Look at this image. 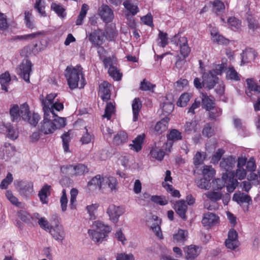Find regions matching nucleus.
<instances>
[{
	"label": "nucleus",
	"instance_id": "obj_26",
	"mask_svg": "<svg viewBox=\"0 0 260 260\" xmlns=\"http://www.w3.org/2000/svg\"><path fill=\"white\" fill-rule=\"evenodd\" d=\"M211 39L214 43L219 45H228L229 43V40L224 38L223 36L220 35L215 30L211 31Z\"/></svg>",
	"mask_w": 260,
	"mask_h": 260
},
{
	"label": "nucleus",
	"instance_id": "obj_39",
	"mask_svg": "<svg viewBox=\"0 0 260 260\" xmlns=\"http://www.w3.org/2000/svg\"><path fill=\"white\" fill-rule=\"evenodd\" d=\"M225 9V6L221 1L216 0L212 3V11L217 15L221 14Z\"/></svg>",
	"mask_w": 260,
	"mask_h": 260
},
{
	"label": "nucleus",
	"instance_id": "obj_45",
	"mask_svg": "<svg viewBox=\"0 0 260 260\" xmlns=\"http://www.w3.org/2000/svg\"><path fill=\"white\" fill-rule=\"evenodd\" d=\"M102 182L103 177H101L100 175H98L92 178L91 180L88 182V186L90 187L93 185L95 186V188H98L101 189Z\"/></svg>",
	"mask_w": 260,
	"mask_h": 260
},
{
	"label": "nucleus",
	"instance_id": "obj_20",
	"mask_svg": "<svg viewBox=\"0 0 260 260\" xmlns=\"http://www.w3.org/2000/svg\"><path fill=\"white\" fill-rule=\"evenodd\" d=\"M256 56V54L254 49L252 48L246 49L241 54L242 60L240 65L242 66L246 63L251 62L255 59Z\"/></svg>",
	"mask_w": 260,
	"mask_h": 260
},
{
	"label": "nucleus",
	"instance_id": "obj_4",
	"mask_svg": "<svg viewBox=\"0 0 260 260\" xmlns=\"http://www.w3.org/2000/svg\"><path fill=\"white\" fill-rule=\"evenodd\" d=\"M223 64L214 66L213 70L203 74V85L208 89H212L216 84L218 83V78L217 75H221L225 69Z\"/></svg>",
	"mask_w": 260,
	"mask_h": 260
},
{
	"label": "nucleus",
	"instance_id": "obj_64",
	"mask_svg": "<svg viewBox=\"0 0 260 260\" xmlns=\"http://www.w3.org/2000/svg\"><path fill=\"white\" fill-rule=\"evenodd\" d=\"M197 129V123L196 121L187 122L185 125V131L188 133L196 132Z\"/></svg>",
	"mask_w": 260,
	"mask_h": 260
},
{
	"label": "nucleus",
	"instance_id": "obj_38",
	"mask_svg": "<svg viewBox=\"0 0 260 260\" xmlns=\"http://www.w3.org/2000/svg\"><path fill=\"white\" fill-rule=\"evenodd\" d=\"M211 202H216L221 199L223 194L221 191H208L204 194Z\"/></svg>",
	"mask_w": 260,
	"mask_h": 260
},
{
	"label": "nucleus",
	"instance_id": "obj_52",
	"mask_svg": "<svg viewBox=\"0 0 260 260\" xmlns=\"http://www.w3.org/2000/svg\"><path fill=\"white\" fill-rule=\"evenodd\" d=\"M246 171L244 168H237L236 172H232V173L230 175H231L232 177H233L234 178L236 177L239 180H243L246 177Z\"/></svg>",
	"mask_w": 260,
	"mask_h": 260
},
{
	"label": "nucleus",
	"instance_id": "obj_31",
	"mask_svg": "<svg viewBox=\"0 0 260 260\" xmlns=\"http://www.w3.org/2000/svg\"><path fill=\"white\" fill-rule=\"evenodd\" d=\"M142 107V103L139 98H135L132 103V109L133 113V121H136L138 119L139 112Z\"/></svg>",
	"mask_w": 260,
	"mask_h": 260
},
{
	"label": "nucleus",
	"instance_id": "obj_30",
	"mask_svg": "<svg viewBox=\"0 0 260 260\" xmlns=\"http://www.w3.org/2000/svg\"><path fill=\"white\" fill-rule=\"evenodd\" d=\"M82 136L80 139V142L82 144H87L91 142L94 139L91 131L87 127H85L82 131Z\"/></svg>",
	"mask_w": 260,
	"mask_h": 260
},
{
	"label": "nucleus",
	"instance_id": "obj_15",
	"mask_svg": "<svg viewBox=\"0 0 260 260\" xmlns=\"http://www.w3.org/2000/svg\"><path fill=\"white\" fill-rule=\"evenodd\" d=\"M99 14L101 19L106 23L112 21L114 18L113 11L106 5H103L99 8Z\"/></svg>",
	"mask_w": 260,
	"mask_h": 260
},
{
	"label": "nucleus",
	"instance_id": "obj_41",
	"mask_svg": "<svg viewBox=\"0 0 260 260\" xmlns=\"http://www.w3.org/2000/svg\"><path fill=\"white\" fill-rule=\"evenodd\" d=\"M88 10V6L86 4H83L81 7L80 14L78 15V18L76 21V24L77 25H80L82 24L83 21L87 14Z\"/></svg>",
	"mask_w": 260,
	"mask_h": 260
},
{
	"label": "nucleus",
	"instance_id": "obj_57",
	"mask_svg": "<svg viewBox=\"0 0 260 260\" xmlns=\"http://www.w3.org/2000/svg\"><path fill=\"white\" fill-rule=\"evenodd\" d=\"M163 186L166 188L167 191L169 192L172 197L179 198L180 194L179 190L175 189L172 185L166 183H162Z\"/></svg>",
	"mask_w": 260,
	"mask_h": 260
},
{
	"label": "nucleus",
	"instance_id": "obj_50",
	"mask_svg": "<svg viewBox=\"0 0 260 260\" xmlns=\"http://www.w3.org/2000/svg\"><path fill=\"white\" fill-rule=\"evenodd\" d=\"M155 85L151 83L146 79H144L140 83V89L143 91H154Z\"/></svg>",
	"mask_w": 260,
	"mask_h": 260
},
{
	"label": "nucleus",
	"instance_id": "obj_16",
	"mask_svg": "<svg viewBox=\"0 0 260 260\" xmlns=\"http://www.w3.org/2000/svg\"><path fill=\"white\" fill-rule=\"evenodd\" d=\"M219 217L215 214L207 212L204 215L202 223L204 226L208 228L216 225L219 222Z\"/></svg>",
	"mask_w": 260,
	"mask_h": 260
},
{
	"label": "nucleus",
	"instance_id": "obj_42",
	"mask_svg": "<svg viewBox=\"0 0 260 260\" xmlns=\"http://www.w3.org/2000/svg\"><path fill=\"white\" fill-rule=\"evenodd\" d=\"M165 154V153L162 150L156 146L153 147L150 151V154L151 156L159 161L163 159Z\"/></svg>",
	"mask_w": 260,
	"mask_h": 260
},
{
	"label": "nucleus",
	"instance_id": "obj_22",
	"mask_svg": "<svg viewBox=\"0 0 260 260\" xmlns=\"http://www.w3.org/2000/svg\"><path fill=\"white\" fill-rule=\"evenodd\" d=\"M111 85L106 81H104L99 86V93L103 101H108L110 98Z\"/></svg>",
	"mask_w": 260,
	"mask_h": 260
},
{
	"label": "nucleus",
	"instance_id": "obj_43",
	"mask_svg": "<svg viewBox=\"0 0 260 260\" xmlns=\"http://www.w3.org/2000/svg\"><path fill=\"white\" fill-rule=\"evenodd\" d=\"M210 179L207 178L206 177H204L203 178H200L199 179H197L196 180V182L198 187L201 189H204L206 190L209 189L210 187Z\"/></svg>",
	"mask_w": 260,
	"mask_h": 260
},
{
	"label": "nucleus",
	"instance_id": "obj_37",
	"mask_svg": "<svg viewBox=\"0 0 260 260\" xmlns=\"http://www.w3.org/2000/svg\"><path fill=\"white\" fill-rule=\"evenodd\" d=\"M226 78L235 81L240 80L241 75L236 71L234 67H229L226 72Z\"/></svg>",
	"mask_w": 260,
	"mask_h": 260
},
{
	"label": "nucleus",
	"instance_id": "obj_28",
	"mask_svg": "<svg viewBox=\"0 0 260 260\" xmlns=\"http://www.w3.org/2000/svg\"><path fill=\"white\" fill-rule=\"evenodd\" d=\"M233 200L239 204L244 203H247L248 204L252 203V200L250 197L244 193H235L233 197Z\"/></svg>",
	"mask_w": 260,
	"mask_h": 260
},
{
	"label": "nucleus",
	"instance_id": "obj_32",
	"mask_svg": "<svg viewBox=\"0 0 260 260\" xmlns=\"http://www.w3.org/2000/svg\"><path fill=\"white\" fill-rule=\"evenodd\" d=\"M225 185L226 190L229 192H232L238 186L239 182L236 178L228 175V178L226 179Z\"/></svg>",
	"mask_w": 260,
	"mask_h": 260
},
{
	"label": "nucleus",
	"instance_id": "obj_29",
	"mask_svg": "<svg viewBox=\"0 0 260 260\" xmlns=\"http://www.w3.org/2000/svg\"><path fill=\"white\" fill-rule=\"evenodd\" d=\"M228 178L227 174H223L221 178H216L212 182V188L214 190L221 189L225 186L226 179Z\"/></svg>",
	"mask_w": 260,
	"mask_h": 260
},
{
	"label": "nucleus",
	"instance_id": "obj_14",
	"mask_svg": "<svg viewBox=\"0 0 260 260\" xmlns=\"http://www.w3.org/2000/svg\"><path fill=\"white\" fill-rule=\"evenodd\" d=\"M238 236V233L234 229H231L229 231L228 239L225 241V246L228 249L235 250L239 246Z\"/></svg>",
	"mask_w": 260,
	"mask_h": 260
},
{
	"label": "nucleus",
	"instance_id": "obj_7",
	"mask_svg": "<svg viewBox=\"0 0 260 260\" xmlns=\"http://www.w3.org/2000/svg\"><path fill=\"white\" fill-rule=\"evenodd\" d=\"M171 42L180 48V52L184 57H187L190 52V48L188 45V40L185 37H181L179 34L175 35L171 39Z\"/></svg>",
	"mask_w": 260,
	"mask_h": 260
},
{
	"label": "nucleus",
	"instance_id": "obj_40",
	"mask_svg": "<svg viewBox=\"0 0 260 260\" xmlns=\"http://www.w3.org/2000/svg\"><path fill=\"white\" fill-rule=\"evenodd\" d=\"M11 81V77L8 72H5L0 75V84L2 89L6 92L8 91L7 86Z\"/></svg>",
	"mask_w": 260,
	"mask_h": 260
},
{
	"label": "nucleus",
	"instance_id": "obj_54",
	"mask_svg": "<svg viewBox=\"0 0 260 260\" xmlns=\"http://www.w3.org/2000/svg\"><path fill=\"white\" fill-rule=\"evenodd\" d=\"M246 83L249 89L257 93H260V86L251 78L246 79Z\"/></svg>",
	"mask_w": 260,
	"mask_h": 260
},
{
	"label": "nucleus",
	"instance_id": "obj_44",
	"mask_svg": "<svg viewBox=\"0 0 260 260\" xmlns=\"http://www.w3.org/2000/svg\"><path fill=\"white\" fill-rule=\"evenodd\" d=\"M128 139L127 134L124 132H120L117 134L114 138V142L117 145L125 143Z\"/></svg>",
	"mask_w": 260,
	"mask_h": 260
},
{
	"label": "nucleus",
	"instance_id": "obj_13",
	"mask_svg": "<svg viewBox=\"0 0 260 260\" xmlns=\"http://www.w3.org/2000/svg\"><path fill=\"white\" fill-rule=\"evenodd\" d=\"M66 169L71 175H82L88 172V169L85 165L79 164L75 166L67 165L61 168V170Z\"/></svg>",
	"mask_w": 260,
	"mask_h": 260
},
{
	"label": "nucleus",
	"instance_id": "obj_55",
	"mask_svg": "<svg viewBox=\"0 0 260 260\" xmlns=\"http://www.w3.org/2000/svg\"><path fill=\"white\" fill-rule=\"evenodd\" d=\"M109 75L115 80H119L121 78L122 74L120 73L117 67L109 68L108 69Z\"/></svg>",
	"mask_w": 260,
	"mask_h": 260
},
{
	"label": "nucleus",
	"instance_id": "obj_2",
	"mask_svg": "<svg viewBox=\"0 0 260 260\" xmlns=\"http://www.w3.org/2000/svg\"><path fill=\"white\" fill-rule=\"evenodd\" d=\"M82 68L81 66L75 67L68 66L64 72V75L67 80L70 88L74 89L78 87L80 84V88H83L85 84V80L83 76Z\"/></svg>",
	"mask_w": 260,
	"mask_h": 260
},
{
	"label": "nucleus",
	"instance_id": "obj_34",
	"mask_svg": "<svg viewBox=\"0 0 260 260\" xmlns=\"http://www.w3.org/2000/svg\"><path fill=\"white\" fill-rule=\"evenodd\" d=\"M182 137L181 133L176 129H173L170 131V134L168 135V141L166 145H170L171 146L173 144L172 141L181 140Z\"/></svg>",
	"mask_w": 260,
	"mask_h": 260
},
{
	"label": "nucleus",
	"instance_id": "obj_8",
	"mask_svg": "<svg viewBox=\"0 0 260 260\" xmlns=\"http://www.w3.org/2000/svg\"><path fill=\"white\" fill-rule=\"evenodd\" d=\"M124 212V209L120 206L111 204L109 205L107 213L109 215L110 221L114 223L118 222L119 217Z\"/></svg>",
	"mask_w": 260,
	"mask_h": 260
},
{
	"label": "nucleus",
	"instance_id": "obj_46",
	"mask_svg": "<svg viewBox=\"0 0 260 260\" xmlns=\"http://www.w3.org/2000/svg\"><path fill=\"white\" fill-rule=\"evenodd\" d=\"M45 7V2L44 0H36L34 5V8L42 16H45L46 13L44 11Z\"/></svg>",
	"mask_w": 260,
	"mask_h": 260
},
{
	"label": "nucleus",
	"instance_id": "obj_12",
	"mask_svg": "<svg viewBox=\"0 0 260 260\" xmlns=\"http://www.w3.org/2000/svg\"><path fill=\"white\" fill-rule=\"evenodd\" d=\"M105 33L101 29H97L91 32L88 36V40L96 47L102 45L104 41Z\"/></svg>",
	"mask_w": 260,
	"mask_h": 260
},
{
	"label": "nucleus",
	"instance_id": "obj_24",
	"mask_svg": "<svg viewBox=\"0 0 260 260\" xmlns=\"http://www.w3.org/2000/svg\"><path fill=\"white\" fill-rule=\"evenodd\" d=\"M144 139V134L138 135L134 140H133V144L129 145L130 149L137 152H139L142 149V144Z\"/></svg>",
	"mask_w": 260,
	"mask_h": 260
},
{
	"label": "nucleus",
	"instance_id": "obj_56",
	"mask_svg": "<svg viewBox=\"0 0 260 260\" xmlns=\"http://www.w3.org/2000/svg\"><path fill=\"white\" fill-rule=\"evenodd\" d=\"M114 109L115 107L111 102L107 103L103 117L107 118L108 120H110L112 114L114 111Z\"/></svg>",
	"mask_w": 260,
	"mask_h": 260
},
{
	"label": "nucleus",
	"instance_id": "obj_10",
	"mask_svg": "<svg viewBox=\"0 0 260 260\" xmlns=\"http://www.w3.org/2000/svg\"><path fill=\"white\" fill-rule=\"evenodd\" d=\"M109 189L112 192L115 193L118 191V185L117 179L112 176L103 177L101 189Z\"/></svg>",
	"mask_w": 260,
	"mask_h": 260
},
{
	"label": "nucleus",
	"instance_id": "obj_5",
	"mask_svg": "<svg viewBox=\"0 0 260 260\" xmlns=\"http://www.w3.org/2000/svg\"><path fill=\"white\" fill-rule=\"evenodd\" d=\"M19 195L25 200H28L35 194L34 183L31 181H19L16 184Z\"/></svg>",
	"mask_w": 260,
	"mask_h": 260
},
{
	"label": "nucleus",
	"instance_id": "obj_6",
	"mask_svg": "<svg viewBox=\"0 0 260 260\" xmlns=\"http://www.w3.org/2000/svg\"><path fill=\"white\" fill-rule=\"evenodd\" d=\"M20 118L28 122L30 124L36 126L40 119V116L38 113L31 114L28 105L24 103L19 108Z\"/></svg>",
	"mask_w": 260,
	"mask_h": 260
},
{
	"label": "nucleus",
	"instance_id": "obj_53",
	"mask_svg": "<svg viewBox=\"0 0 260 260\" xmlns=\"http://www.w3.org/2000/svg\"><path fill=\"white\" fill-rule=\"evenodd\" d=\"M32 13L31 11H25L24 12V22L26 26L29 28H33L35 27V25L33 21L31 20Z\"/></svg>",
	"mask_w": 260,
	"mask_h": 260
},
{
	"label": "nucleus",
	"instance_id": "obj_58",
	"mask_svg": "<svg viewBox=\"0 0 260 260\" xmlns=\"http://www.w3.org/2000/svg\"><path fill=\"white\" fill-rule=\"evenodd\" d=\"M13 180L12 174L10 173H8L6 177L4 179L1 184L0 187L1 189H6L9 185H10Z\"/></svg>",
	"mask_w": 260,
	"mask_h": 260
},
{
	"label": "nucleus",
	"instance_id": "obj_63",
	"mask_svg": "<svg viewBox=\"0 0 260 260\" xmlns=\"http://www.w3.org/2000/svg\"><path fill=\"white\" fill-rule=\"evenodd\" d=\"M151 201L160 205H166L168 204V201L164 197L153 196L151 197Z\"/></svg>",
	"mask_w": 260,
	"mask_h": 260
},
{
	"label": "nucleus",
	"instance_id": "obj_48",
	"mask_svg": "<svg viewBox=\"0 0 260 260\" xmlns=\"http://www.w3.org/2000/svg\"><path fill=\"white\" fill-rule=\"evenodd\" d=\"M229 27L233 30H238L241 26V22L235 17H230L228 20Z\"/></svg>",
	"mask_w": 260,
	"mask_h": 260
},
{
	"label": "nucleus",
	"instance_id": "obj_60",
	"mask_svg": "<svg viewBox=\"0 0 260 260\" xmlns=\"http://www.w3.org/2000/svg\"><path fill=\"white\" fill-rule=\"evenodd\" d=\"M61 139L64 151L68 152L69 151V144L71 140L70 135L68 133H65L61 136Z\"/></svg>",
	"mask_w": 260,
	"mask_h": 260
},
{
	"label": "nucleus",
	"instance_id": "obj_47",
	"mask_svg": "<svg viewBox=\"0 0 260 260\" xmlns=\"http://www.w3.org/2000/svg\"><path fill=\"white\" fill-rule=\"evenodd\" d=\"M51 8L54 11L59 17L64 18L66 16V13H65V9L61 5L52 3L51 6Z\"/></svg>",
	"mask_w": 260,
	"mask_h": 260
},
{
	"label": "nucleus",
	"instance_id": "obj_23",
	"mask_svg": "<svg viewBox=\"0 0 260 260\" xmlns=\"http://www.w3.org/2000/svg\"><path fill=\"white\" fill-rule=\"evenodd\" d=\"M1 149L3 154V158L6 160L10 159L15 154L16 151L15 147L7 143H5Z\"/></svg>",
	"mask_w": 260,
	"mask_h": 260
},
{
	"label": "nucleus",
	"instance_id": "obj_9",
	"mask_svg": "<svg viewBox=\"0 0 260 260\" xmlns=\"http://www.w3.org/2000/svg\"><path fill=\"white\" fill-rule=\"evenodd\" d=\"M32 63L28 59H24L19 66V74L24 81L29 83V76L32 71Z\"/></svg>",
	"mask_w": 260,
	"mask_h": 260
},
{
	"label": "nucleus",
	"instance_id": "obj_27",
	"mask_svg": "<svg viewBox=\"0 0 260 260\" xmlns=\"http://www.w3.org/2000/svg\"><path fill=\"white\" fill-rule=\"evenodd\" d=\"M201 94L203 108L207 111L213 109L215 107L214 98L213 97L210 98L203 93H202Z\"/></svg>",
	"mask_w": 260,
	"mask_h": 260
},
{
	"label": "nucleus",
	"instance_id": "obj_49",
	"mask_svg": "<svg viewBox=\"0 0 260 260\" xmlns=\"http://www.w3.org/2000/svg\"><path fill=\"white\" fill-rule=\"evenodd\" d=\"M10 114L13 121L20 120L19 108L17 105H14L10 109Z\"/></svg>",
	"mask_w": 260,
	"mask_h": 260
},
{
	"label": "nucleus",
	"instance_id": "obj_61",
	"mask_svg": "<svg viewBox=\"0 0 260 260\" xmlns=\"http://www.w3.org/2000/svg\"><path fill=\"white\" fill-rule=\"evenodd\" d=\"M17 215L21 220L26 223H29L31 218H32V217L29 213L23 210L18 212Z\"/></svg>",
	"mask_w": 260,
	"mask_h": 260
},
{
	"label": "nucleus",
	"instance_id": "obj_3",
	"mask_svg": "<svg viewBox=\"0 0 260 260\" xmlns=\"http://www.w3.org/2000/svg\"><path fill=\"white\" fill-rule=\"evenodd\" d=\"M93 229L89 230L88 233L92 240L96 243H101L112 231V228L103 221H95L92 224Z\"/></svg>",
	"mask_w": 260,
	"mask_h": 260
},
{
	"label": "nucleus",
	"instance_id": "obj_21",
	"mask_svg": "<svg viewBox=\"0 0 260 260\" xmlns=\"http://www.w3.org/2000/svg\"><path fill=\"white\" fill-rule=\"evenodd\" d=\"M174 209L177 214L183 220L187 219L186 212L187 210V206L183 200L177 201L174 205Z\"/></svg>",
	"mask_w": 260,
	"mask_h": 260
},
{
	"label": "nucleus",
	"instance_id": "obj_59",
	"mask_svg": "<svg viewBox=\"0 0 260 260\" xmlns=\"http://www.w3.org/2000/svg\"><path fill=\"white\" fill-rule=\"evenodd\" d=\"M189 100V94L187 93H183L180 96L177 104L178 106L180 107H185L187 105Z\"/></svg>",
	"mask_w": 260,
	"mask_h": 260
},
{
	"label": "nucleus",
	"instance_id": "obj_25",
	"mask_svg": "<svg viewBox=\"0 0 260 260\" xmlns=\"http://www.w3.org/2000/svg\"><path fill=\"white\" fill-rule=\"evenodd\" d=\"M51 186L48 184L44 185L39 191L38 196L43 204H47L48 202V196L50 194V190Z\"/></svg>",
	"mask_w": 260,
	"mask_h": 260
},
{
	"label": "nucleus",
	"instance_id": "obj_36",
	"mask_svg": "<svg viewBox=\"0 0 260 260\" xmlns=\"http://www.w3.org/2000/svg\"><path fill=\"white\" fill-rule=\"evenodd\" d=\"M169 121V118L165 117L158 122L155 126L154 129L158 134H160L165 132L168 128V124Z\"/></svg>",
	"mask_w": 260,
	"mask_h": 260
},
{
	"label": "nucleus",
	"instance_id": "obj_11",
	"mask_svg": "<svg viewBox=\"0 0 260 260\" xmlns=\"http://www.w3.org/2000/svg\"><path fill=\"white\" fill-rule=\"evenodd\" d=\"M236 158L233 156H228L222 158L220 162V168L226 171L225 174L230 175L231 173L233 168L235 166L236 162Z\"/></svg>",
	"mask_w": 260,
	"mask_h": 260
},
{
	"label": "nucleus",
	"instance_id": "obj_51",
	"mask_svg": "<svg viewBox=\"0 0 260 260\" xmlns=\"http://www.w3.org/2000/svg\"><path fill=\"white\" fill-rule=\"evenodd\" d=\"M168 43V34L161 31H159L157 39L158 45L161 47H165Z\"/></svg>",
	"mask_w": 260,
	"mask_h": 260
},
{
	"label": "nucleus",
	"instance_id": "obj_35",
	"mask_svg": "<svg viewBox=\"0 0 260 260\" xmlns=\"http://www.w3.org/2000/svg\"><path fill=\"white\" fill-rule=\"evenodd\" d=\"M188 232L187 231L180 229L177 233L174 235L173 240L177 243H183L186 240Z\"/></svg>",
	"mask_w": 260,
	"mask_h": 260
},
{
	"label": "nucleus",
	"instance_id": "obj_1",
	"mask_svg": "<svg viewBox=\"0 0 260 260\" xmlns=\"http://www.w3.org/2000/svg\"><path fill=\"white\" fill-rule=\"evenodd\" d=\"M57 94L52 93L48 94L44 99L43 95L40 99L44 112V119L39 125V129L44 134H50L57 129L64 127L66 118L58 116L54 110L59 111L63 109L62 103L55 101Z\"/></svg>",
	"mask_w": 260,
	"mask_h": 260
},
{
	"label": "nucleus",
	"instance_id": "obj_33",
	"mask_svg": "<svg viewBox=\"0 0 260 260\" xmlns=\"http://www.w3.org/2000/svg\"><path fill=\"white\" fill-rule=\"evenodd\" d=\"M124 8L133 16L139 11L137 4H134L132 0H126L123 3Z\"/></svg>",
	"mask_w": 260,
	"mask_h": 260
},
{
	"label": "nucleus",
	"instance_id": "obj_19",
	"mask_svg": "<svg viewBox=\"0 0 260 260\" xmlns=\"http://www.w3.org/2000/svg\"><path fill=\"white\" fill-rule=\"evenodd\" d=\"M201 248L198 246L190 245L184 248L185 257L187 260H193L200 253Z\"/></svg>",
	"mask_w": 260,
	"mask_h": 260
},
{
	"label": "nucleus",
	"instance_id": "obj_18",
	"mask_svg": "<svg viewBox=\"0 0 260 260\" xmlns=\"http://www.w3.org/2000/svg\"><path fill=\"white\" fill-rule=\"evenodd\" d=\"M0 132L7 133V137L12 139L15 140L18 137V132L14 128L10 123H3L0 124Z\"/></svg>",
	"mask_w": 260,
	"mask_h": 260
},
{
	"label": "nucleus",
	"instance_id": "obj_62",
	"mask_svg": "<svg viewBox=\"0 0 260 260\" xmlns=\"http://www.w3.org/2000/svg\"><path fill=\"white\" fill-rule=\"evenodd\" d=\"M206 154L204 152L201 153L200 152H198L194 158H193V163L194 165L197 166L200 164H201L204 160L205 158Z\"/></svg>",
	"mask_w": 260,
	"mask_h": 260
},
{
	"label": "nucleus",
	"instance_id": "obj_17",
	"mask_svg": "<svg viewBox=\"0 0 260 260\" xmlns=\"http://www.w3.org/2000/svg\"><path fill=\"white\" fill-rule=\"evenodd\" d=\"M49 232L54 239L59 242H61L65 237L66 233L61 224H56L54 226H51Z\"/></svg>",
	"mask_w": 260,
	"mask_h": 260
}]
</instances>
